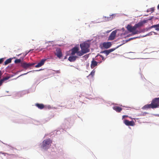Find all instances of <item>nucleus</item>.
I'll use <instances>...</instances> for the list:
<instances>
[{
  "label": "nucleus",
  "mask_w": 159,
  "mask_h": 159,
  "mask_svg": "<svg viewBox=\"0 0 159 159\" xmlns=\"http://www.w3.org/2000/svg\"><path fill=\"white\" fill-rule=\"evenodd\" d=\"M158 107H159V98H154L152 100L150 104L145 105L142 108H152L154 109Z\"/></svg>",
  "instance_id": "nucleus-1"
},
{
  "label": "nucleus",
  "mask_w": 159,
  "mask_h": 159,
  "mask_svg": "<svg viewBox=\"0 0 159 159\" xmlns=\"http://www.w3.org/2000/svg\"><path fill=\"white\" fill-rule=\"evenodd\" d=\"M80 46L81 49L80 52L79 53L82 56L89 52L90 44L87 42H84L80 44Z\"/></svg>",
  "instance_id": "nucleus-2"
},
{
  "label": "nucleus",
  "mask_w": 159,
  "mask_h": 159,
  "mask_svg": "<svg viewBox=\"0 0 159 159\" xmlns=\"http://www.w3.org/2000/svg\"><path fill=\"white\" fill-rule=\"evenodd\" d=\"M52 143V141L50 139L44 140L43 142L41 147L43 149H47L51 146Z\"/></svg>",
  "instance_id": "nucleus-3"
},
{
  "label": "nucleus",
  "mask_w": 159,
  "mask_h": 159,
  "mask_svg": "<svg viewBox=\"0 0 159 159\" xmlns=\"http://www.w3.org/2000/svg\"><path fill=\"white\" fill-rule=\"evenodd\" d=\"M127 29L130 32H132V35H134L135 34H138L140 32L138 30H136L137 29L135 25L132 26L128 25L127 26Z\"/></svg>",
  "instance_id": "nucleus-4"
},
{
  "label": "nucleus",
  "mask_w": 159,
  "mask_h": 159,
  "mask_svg": "<svg viewBox=\"0 0 159 159\" xmlns=\"http://www.w3.org/2000/svg\"><path fill=\"white\" fill-rule=\"evenodd\" d=\"M79 47L77 46L75 47L71 50V54L72 55H74L75 53H76L77 57H81L82 55L79 53L80 52V51H79Z\"/></svg>",
  "instance_id": "nucleus-5"
},
{
  "label": "nucleus",
  "mask_w": 159,
  "mask_h": 159,
  "mask_svg": "<svg viewBox=\"0 0 159 159\" xmlns=\"http://www.w3.org/2000/svg\"><path fill=\"white\" fill-rule=\"evenodd\" d=\"M117 30H115L113 31L111 33L109 37H108V40H112L115 39L117 32Z\"/></svg>",
  "instance_id": "nucleus-6"
},
{
  "label": "nucleus",
  "mask_w": 159,
  "mask_h": 159,
  "mask_svg": "<svg viewBox=\"0 0 159 159\" xmlns=\"http://www.w3.org/2000/svg\"><path fill=\"white\" fill-rule=\"evenodd\" d=\"M34 64V63H27L24 62L21 63V66L25 69H27L30 67L33 66Z\"/></svg>",
  "instance_id": "nucleus-7"
},
{
  "label": "nucleus",
  "mask_w": 159,
  "mask_h": 159,
  "mask_svg": "<svg viewBox=\"0 0 159 159\" xmlns=\"http://www.w3.org/2000/svg\"><path fill=\"white\" fill-rule=\"evenodd\" d=\"M55 54L58 58H61L62 56L61 51V49L59 48H57L56 49Z\"/></svg>",
  "instance_id": "nucleus-8"
},
{
  "label": "nucleus",
  "mask_w": 159,
  "mask_h": 159,
  "mask_svg": "<svg viewBox=\"0 0 159 159\" xmlns=\"http://www.w3.org/2000/svg\"><path fill=\"white\" fill-rule=\"evenodd\" d=\"M111 45L112 44L111 42H105L102 44V48H103L106 49H107L110 48L111 46Z\"/></svg>",
  "instance_id": "nucleus-9"
},
{
  "label": "nucleus",
  "mask_w": 159,
  "mask_h": 159,
  "mask_svg": "<svg viewBox=\"0 0 159 159\" xmlns=\"http://www.w3.org/2000/svg\"><path fill=\"white\" fill-rule=\"evenodd\" d=\"M124 122L125 124L127 126H133L135 125V123L133 121H129L127 120H125Z\"/></svg>",
  "instance_id": "nucleus-10"
},
{
  "label": "nucleus",
  "mask_w": 159,
  "mask_h": 159,
  "mask_svg": "<svg viewBox=\"0 0 159 159\" xmlns=\"http://www.w3.org/2000/svg\"><path fill=\"white\" fill-rule=\"evenodd\" d=\"M116 48H112L108 50H106L102 51L101 53L105 54L106 56H107L110 53L114 51Z\"/></svg>",
  "instance_id": "nucleus-11"
},
{
  "label": "nucleus",
  "mask_w": 159,
  "mask_h": 159,
  "mask_svg": "<svg viewBox=\"0 0 159 159\" xmlns=\"http://www.w3.org/2000/svg\"><path fill=\"white\" fill-rule=\"evenodd\" d=\"M46 60L45 59H43L41 61L38 63V64L35 66V67L38 68L41 66L43 65Z\"/></svg>",
  "instance_id": "nucleus-12"
},
{
  "label": "nucleus",
  "mask_w": 159,
  "mask_h": 159,
  "mask_svg": "<svg viewBox=\"0 0 159 159\" xmlns=\"http://www.w3.org/2000/svg\"><path fill=\"white\" fill-rule=\"evenodd\" d=\"M78 57L77 56L72 55L69 57L68 60L70 62L74 61Z\"/></svg>",
  "instance_id": "nucleus-13"
},
{
  "label": "nucleus",
  "mask_w": 159,
  "mask_h": 159,
  "mask_svg": "<svg viewBox=\"0 0 159 159\" xmlns=\"http://www.w3.org/2000/svg\"><path fill=\"white\" fill-rule=\"evenodd\" d=\"M98 65V62L95 61L93 59L91 61V68L93 69L94 68Z\"/></svg>",
  "instance_id": "nucleus-14"
},
{
  "label": "nucleus",
  "mask_w": 159,
  "mask_h": 159,
  "mask_svg": "<svg viewBox=\"0 0 159 159\" xmlns=\"http://www.w3.org/2000/svg\"><path fill=\"white\" fill-rule=\"evenodd\" d=\"M113 109L117 112H120L122 110V108L118 107L115 106L113 107Z\"/></svg>",
  "instance_id": "nucleus-15"
},
{
  "label": "nucleus",
  "mask_w": 159,
  "mask_h": 159,
  "mask_svg": "<svg viewBox=\"0 0 159 159\" xmlns=\"http://www.w3.org/2000/svg\"><path fill=\"white\" fill-rule=\"evenodd\" d=\"M35 106L39 109H42L44 107V105L43 104L36 103Z\"/></svg>",
  "instance_id": "nucleus-16"
},
{
  "label": "nucleus",
  "mask_w": 159,
  "mask_h": 159,
  "mask_svg": "<svg viewBox=\"0 0 159 159\" xmlns=\"http://www.w3.org/2000/svg\"><path fill=\"white\" fill-rule=\"evenodd\" d=\"M143 25L141 21L139 22L137 24H135L134 25L137 29L142 26Z\"/></svg>",
  "instance_id": "nucleus-17"
},
{
  "label": "nucleus",
  "mask_w": 159,
  "mask_h": 159,
  "mask_svg": "<svg viewBox=\"0 0 159 159\" xmlns=\"http://www.w3.org/2000/svg\"><path fill=\"white\" fill-rule=\"evenodd\" d=\"M103 21H109L111 20V16L109 17H103Z\"/></svg>",
  "instance_id": "nucleus-18"
},
{
  "label": "nucleus",
  "mask_w": 159,
  "mask_h": 159,
  "mask_svg": "<svg viewBox=\"0 0 159 159\" xmlns=\"http://www.w3.org/2000/svg\"><path fill=\"white\" fill-rule=\"evenodd\" d=\"M153 18V16L150 17L148 19L144 20L143 21H141V22L143 24H143L147 23L148 22V21L150 20H151Z\"/></svg>",
  "instance_id": "nucleus-19"
},
{
  "label": "nucleus",
  "mask_w": 159,
  "mask_h": 159,
  "mask_svg": "<svg viewBox=\"0 0 159 159\" xmlns=\"http://www.w3.org/2000/svg\"><path fill=\"white\" fill-rule=\"evenodd\" d=\"M151 27V28H155L156 30L157 31L159 30V24L152 25Z\"/></svg>",
  "instance_id": "nucleus-20"
},
{
  "label": "nucleus",
  "mask_w": 159,
  "mask_h": 159,
  "mask_svg": "<svg viewBox=\"0 0 159 159\" xmlns=\"http://www.w3.org/2000/svg\"><path fill=\"white\" fill-rule=\"evenodd\" d=\"M11 61V59L9 58L7 59L4 62V64L5 65L8 64L9 63H10Z\"/></svg>",
  "instance_id": "nucleus-21"
},
{
  "label": "nucleus",
  "mask_w": 159,
  "mask_h": 159,
  "mask_svg": "<svg viewBox=\"0 0 159 159\" xmlns=\"http://www.w3.org/2000/svg\"><path fill=\"white\" fill-rule=\"evenodd\" d=\"M95 72V71L94 70V69L93 70L91 71V72L90 74L89 75V76H90V75H91L92 77H93L94 75Z\"/></svg>",
  "instance_id": "nucleus-22"
},
{
  "label": "nucleus",
  "mask_w": 159,
  "mask_h": 159,
  "mask_svg": "<svg viewBox=\"0 0 159 159\" xmlns=\"http://www.w3.org/2000/svg\"><path fill=\"white\" fill-rule=\"evenodd\" d=\"M98 56H100L101 58H102V60L103 61H104L105 59V58H104V57L103 56H102V55H98L96 57H98Z\"/></svg>",
  "instance_id": "nucleus-23"
},
{
  "label": "nucleus",
  "mask_w": 159,
  "mask_h": 159,
  "mask_svg": "<svg viewBox=\"0 0 159 159\" xmlns=\"http://www.w3.org/2000/svg\"><path fill=\"white\" fill-rule=\"evenodd\" d=\"M21 62V60L20 59H16L15 61V62L16 63H19Z\"/></svg>",
  "instance_id": "nucleus-24"
},
{
  "label": "nucleus",
  "mask_w": 159,
  "mask_h": 159,
  "mask_svg": "<svg viewBox=\"0 0 159 159\" xmlns=\"http://www.w3.org/2000/svg\"><path fill=\"white\" fill-rule=\"evenodd\" d=\"M9 77H6L3 78L1 80H2L3 82L4 81L8 80L9 78Z\"/></svg>",
  "instance_id": "nucleus-25"
},
{
  "label": "nucleus",
  "mask_w": 159,
  "mask_h": 159,
  "mask_svg": "<svg viewBox=\"0 0 159 159\" xmlns=\"http://www.w3.org/2000/svg\"><path fill=\"white\" fill-rule=\"evenodd\" d=\"M148 114V113L147 112H142L141 114H140V116H145L147 114Z\"/></svg>",
  "instance_id": "nucleus-26"
},
{
  "label": "nucleus",
  "mask_w": 159,
  "mask_h": 159,
  "mask_svg": "<svg viewBox=\"0 0 159 159\" xmlns=\"http://www.w3.org/2000/svg\"><path fill=\"white\" fill-rule=\"evenodd\" d=\"M4 59L3 58L0 59V64H1L3 61Z\"/></svg>",
  "instance_id": "nucleus-27"
},
{
  "label": "nucleus",
  "mask_w": 159,
  "mask_h": 159,
  "mask_svg": "<svg viewBox=\"0 0 159 159\" xmlns=\"http://www.w3.org/2000/svg\"><path fill=\"white\" fill-rule=\"evenodd\" d=\"M0 153L1 154H4V156H5L6 154L8 155V154L7 153H3L2 152H0Z\"/></svg>",
  "instance_id": "nucleus-28"
},
{
  "label": "nucleus",
  "mask_w": 159,
  "mask_h": 159,
  "mask_svg": "<svg viewBox=\"0 0 159 159\" xmlns=\"http://www.w3.org/2000/svg\"><path fill=\"white\" fill-rule=\"evenodd\" d=\"M3 82L2 81V80H0V86H1L2 84V83H3Z\"/></svg>",
  "instance_id": "nucleus-29"
},
{
  "label": "nucleus",
  "mask_w": 159,
  "mask_h": 159,
  "mask_svg": "<svg viewBox=\"0 0 159 159\" xmlns=\"http://www.w3.org/2000/svg\"><path fill=\"white\" fill-rule=\"evenodd\" d=\"M88 55H85L84 56L85 58H87L88 57Z\"/></svg>",
  "instance_id": "nucleus-30"
},
{
  "label": "nucleus",
  "mask_w": 159,
  "mask_h": 159,
  "mask_svg": "<svg viewBox=\"0 0 159 159\" xmlns=\"http://www.w3.org/2000/svg\"><path fill=\"white\" fill-rule=\"evenodd\" d=\"M151 11H152V12H153L154 11V8H151Z\"/></svg>",
  "instance_id": "nucleus-31"
},
{
  "label": "nucleus",
  "mask_w": 159,
  "mask_h": 159,
  "mask_svg": "<svg viewBox=\"0 0 159 159\" xmlns=\"http://www.w3.org/2000/svg\"><path fill=\"white\" fill-rule=\"evenodd\" d=\"M29 72H27V73H24V74H22V75H20V76H19L18 77H19L20 76H21L23 75H25L27 73H29Z\"/></svg>",
  "instance_id": "nucleus-32"
},
{
  "label": "nucleus",
  "mask_w": 159,
  "mask_h": 159,
  "mask_svg": "<svg viewBox=\"0 0 159 159\" xmlns=\"http://www.w3.org/2000/svg\"><path fill=\"white\" fill-rule=\"evenodd\" d=\"M2 75V72L1 70H0V78Z\"/></svg>",
  "instance_id": "nucleus-33"
},
{
  "label": "nucleus",
  "mask_w": 159,
  "mask_h": 159,
  "mask_svg": "<svg viewBox=\"0 0 159 159\" xmlns=\"http://www.w3.org/2000/svg\"><path fill=\"white\" fill-rule=\"evenodd\" d=\"M127 116H125V115L123 116H122V118H124L125 117H127Z\"/></svg>",
  "instance_id": "nucleus-34"
},
{
  "label": "nucleus",
  "mask_w": 159,
  "mask_h": 159,
  "mask_svg": "<svg viewBox=\"0 0 159 159\" xmlns=\"http://www.w3.org/2000/svg\"><path fill=\"white\" fill-rule=\"evenodd\" d=\"M33 49H32V50H30L29 51H28L27 52V53H26V54H27V53H28L29 52H30V51H33Z\"/></svg>",
  "instance_id": "nucleus-35"
},
{
  "label": "nucleus",
  "mask_w": 159,
  "mask_h": 159,
  "mask_svg": "<svg viewBox=\"0 0 159 159\" xmlns=\"http://www.w3.org/2000/svg\"><path fill=\"white\" fill-rule=\"evenodd\" d=\"M157 8H158V9H159V4L157 6Z\"/></svg>",
  "instance_id": "nucleus-36"
},
{
  "label": "nucleus",
  "mask_w": 159,
  "mask_h": 159,
  "mask_svg": "<svg viewBox=\"0 0 159 159\" xmlns=\"http://www.w3.org/2000/svg\"><path fill=\"white\" fill-rule=\"evenodd\" d=\"M70 107H73L72 106V105H71V106H70Z\"/></svg>",
  "instance_id": "nucleus-37"
}]
</instances>
